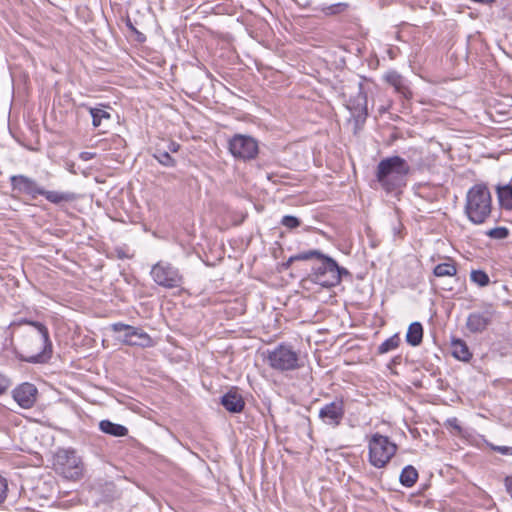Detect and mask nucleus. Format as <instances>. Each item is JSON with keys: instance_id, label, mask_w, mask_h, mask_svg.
<instances>
[{"instance_id": "obj_1", "label": "nucleus", "mask_w": 512, "mask_h": 512, "mask_svg": "<svg viewBox=\"0 0 512 512\" xmlns=\"http://www.w3.org/2000/svg\"><path fill=\"white\" fill-rule=\"evenodd\" d=\"M10 327L17 337L14 352L19 360L33 364H44L51 359L53 345L45 324L20 319L17 322H12Z\"/></svg>"}, {"instance_id": "obj_2", "label": "nucleus", "mask_w": 512, "mask_h": 512, "mask_svg": "<svg viewBox=\"0 0 512 512\" xmlns=\"http://www.w3.org/2000/svg\"><path fill=\"white\" fill-rule=\"evenodd\" d=\"M410 166L400 156L383 158L376 167L375 180L386 193L396 192L407 184Z\"/></svg>"}, {"instance_id": "obj_3", "label": "nucleus", "mask_w": 512, "mask_h": 512, "mask_svg": "<svg viewBox=\"0 0 512 512\" xmlns=\"http://www.w3.org/2000/svg\"><path fill=\"white\" fill-rule=\"evenodd\" d=\"M493 210L492 195L484 183L473 185L466 194L464 213L468 220L475 225L484 224Z\"/></svg>"}, {"instance_id": "obj_4", "label": "nucleus", "mask_w": 512, "mask_h": 512, "mask_svg": "<svg viewBox=\"0 0 512 512\" xmlns=\"http://www.w3.org/2000/svg\"><path fill=\"white\" fill-rule=\"evenodd\" d=\"M316 261L310 279L323 287H335L341 283L343 275H349L347 269L340 267L333 258L323 253Z\"/></svg>"}, {"instance_id": "obj_5", "label": "nucleus", "mask_w": 512, "mask_h": 512, "mask_svg": "<svg viewBox=\"0 0 512 512\" xmlns=\"http://www.w3.org/2000/svg\"><path fill=\"white\" fill-rule=\"evenodd\" d=\"M267 363L276 371L287 372L294 371L303 367V362L299 352L286 343L277 345L272 350H267Z\"/></svg>"}, {"instance_id": "obj_6", "label": "nucleus", "mask_w": 512, "mask_h": 512, "mask_svg": "<svg viewBox=\"0 0 512 512\" xmlns=\"http://www.w3.org/2000/svg\"><path fill=\"white\" fill-rule=\"evenodd\" d=\"M369 462L376 468L385 467L397 451V445L388 436L375 433L368 442Z\"/></svg>"}, {"instance_id": "obj_7", "label": "nucleus", "mask_w": 512, "mask_h": 512, "mask_svg": "<svg viewBox=\"0 0 512 512\" xmlns=\"http://www.w3.org/2000/svg\"><path fill=\"white\" fill-rule=\"evenodd\" d=\"M54 466L66 479L78 480L82 477L84 466L81 458L71 449H61L55 454Z\"/></svg>"}, {"instance_id": "obj_8", "label": "nucleus", "mask_w": 512, "mask_h": 512, "mask_svg": "<svg viewBox=\"0 0 512 512\" xmlns=\"http://www.w3.org/2000/svg\"><path fill=\"white\" fill-rule=\"evenodd\" d=\"M150 275L157 285L166 289L178 288L184 282L179 269L167 261H158L154 264Z\"/></svg>"}, {"instance_id": "obj_9", "label": "nucleus", "mask_w": 512, "mask_h": 512, "mask_svg": "<svg viewBox=\"0 0 512 512\" xmlns=\"http://www.w3.org/2000/svg\"><path fill=\"white\" fill-rule=\"evenodd\" d=\"M228 150L234 158L249 161L258 155V141L249 135L235 134L228 141Z\"/></svg>"}, {"instance_id": "obj_10", "label": "nucleus", "mask_w": 512, "mask_h": 512, "mask_svg": "<svg viewBox=\"0 0 512 512\" xmlns=\"http://www.w3.org/2000/svg\"><path fill=\"white\" fill-rule=\"evenodd\" d=\"M498 312L493 303L484 302L481 310L471 312L466 320V328L471 333L484 332L494 321Z\"/></svg>"}, {"instance_id": "obj_11", "label": "nucleus", "mask_w": 512, "mask_h": 512, "mask_svg": "<svg viewBox=\"0 0 512 512\" xmlns=\"http://www.w3.org/2000/svg\"><path fill=\"white\" fill-rule=\"evenodd\" d=\"M345 416V404L343 398H335L332 402L325 404L320 410L318 417L325 424L332 428L338 427Z\"/></svg>"}, {"instance_id": "obj_12", "label": "nucleus", "mask_w": 512, "mask_h": 512, "mask_svg": "<svg viewBox=\"0 0 512 512\" xmlns=\"http://www.w3.org/2000/svg\"><path fill=\"white\" fill-rule=\"evenodd\" d=\"M347 109L351 113V118L354 120L355 127L359 128L362 126L368 116L367 109V95L362 89V85H359L357 94L350 97L346 105Z\"/></svg>"}, {"instance_id": "obj_13", "label": "nucleus", "mask_w": 512, "mask_h": 512, "mask_svg": "<svg viewBox=\"0 0 512 512\" xmlns=\"http://www.w3.org/2000/svg\"><path fill=\"white\" fill-rule=\"evenodd\" d=\"M37 395L36 386L29 382L21 383L12 390L13 399L23 409L32 408L36 403Z\"/></svg>"}, {"instance_id": "obj_14", "label": "nucleus", "mask_w": 512, "mask_h": 512, "mask_svg": "<svg viewBox=\"0 0 512 512\" xmlns=\"http://www.w3.org/2000/svg\"><path fill=\"white\" fill-rule=\"evenodd\" d=\"M10 184L13 191L23 193L36 199L41 196L43 187L39 186L37 182L26 175H12L10 177Z\"/></svg>"}, {"instance_id": "obj_15", "label": "nucleus", "mask_w": 512, "mask_h": 512, "mask_svg": "<svg viewBox=\"0 0 512 512\" xmlns=\"http://www.w3.org/2000/svg\"><path fill=\"white\" fill-rule=\"evenodd\" d=\"M80 107L85 108L89 112L93 127L99 129L100 133H105L108 123L111 121V114L108 111L110 107L104 104H98L96 107L81 104Z\"/></svg>"}, {"instance_id": "obj_16", "label": "nucleus", "mask_w": 512, "mask_h": 512, "mask_svg": "<svg viewBox=\"0 0 512 512\" xmlns=\"http://www.w3.org/2000/svg\"><path fill=\"white\" fill-rule=\"evenodd\" d=\"M121 341L125 345L138 346L142 348L152 347L155 344L148 333L144 332L140 328H136L133 326L130 329L129 333H124Z\"/></svg>"}, {"instance_id": "obj_17", "label": "nucleus", "mask_w": 512, "mask_h": 512, "mask_svg": "<svg viewBox=\"0 0 512 512\" xmlns=\"http://www.w3.org/2000/svg\"><path fill=\"white\" fill-rule=\"evenodd\" d=\"M221 404L231 413H240L245 407V401L236 387H232L221 397Z\"/></svg>"}, {"instance_id": "obj_18", "label": "nucleus", "mask_w": 512, "mask_h": 512, "mask_svg": "<svg viewBox=\"0 0 512 512\" xmlns=\"http://www.w3.org/2000/svg\"><path fill=\"white\" fill-rule=\"evenodd\" d=\"M385 81L390 84L396 93L400 94L405 99L412 98V92L407 83V80L398 72L392 70L388 71L384 76Z\"/></svg>"}, {"instance_id": "obj_19", "label": "nucleus", "mask_w": 512, "mask_h": 512, "mask_svg": "<svg viewBox=\"0 0 512 512\" xmlns=\"http://www.w3.org/2000/svg\"><path fill=\"white\" fill-rule=\"evenodd\" d=\"M41 196L45 197L47 201L55 205H60L62 203H71L77 199L76 194L73 192L46 190L44 188L41 192Z\"/></svg>"}, {"instance_id": "obj_20", "label": "nucleus", "mask_w": 512, "mask_h": 512, "mask_svg": "<svg viewBox=\"0 0 512 512\" xmlns=\"http://www.w3.org/2000/svg\"><path fill=\"white\" fill-rule=\"evenodd\" d=\"M452 355L463 362H469L472 358V353L469 351V348L466 342L462 339L455 338L451 341Z\"/></svg>"}, {"instance_id": "obj_21", "label": "nucleus", "mask_w": 512, "mask_h": 512, "mask_svg": "<svg viewBox=\"0 0 512 512\" xmlns=\"http://www.w3.org/2000/svg\"><path fill=\"white\" fill-rule=\"evenodd\" d=\"M99 429L105 433L114 437H124L128 435V429L121 425L114 423L110 420H101L99 423Z\"/></svg>"}, {"instance_id": "obj_22", "label": "nucleus", "mask_w": 512, "mask_h": 512, "mask_svg": "<svg viewBox=\"0 0 512 512\" xmlns=\"http://www.w3.org/2000/svg\"><path fill=\"white\" fill-rule=\"evenodd\" d=\"M423 326L420 322H413L409 325L406 333V342L411 346H418L422 343Z\"/></svg>"}, {"instance_id": "obj_23", "label": "nucleus", "mask_w": 512, "mask_h": 512, "mask_svg": "<svg viewBox=\"0 0 512 512\" xmlns=\"http://www.w3.org/2000/svg\"><path fill=\"white\" fill-rule=\"evenodd\" d=\"M496 192L500 206L506 210H512V185H498Z\"/></svg>"}, {"instance_id": "obj_24", "label": "nucleus", "mask_w": 512, "mask_h": 512, "mask_svg": "<svg viewBox=\"0 0 512 512\" xmlns=\"http://www.w3.org/2000/svg\"><path fill=\"white\" fill-rule=\"evenodd\" d=\"M418 480V472L417 470L411 466L407 465L403 468L399 481L405 487H412Z\"/></svg>"}, {"instance_id": "obj_25", "label": "nucleus", "mask_w": 512, "mask_h": 512, "mask_svg": "<svg viewBox=\"0 0 512 512\" xmlns=\"http://www.w3.org/2000/svg\"><path fill=\"white\" fill-rule=\"evenodd\" d=\"M456 273L457 267L452 261L440 263L433 270V274L436 277L454 276Z\"/></svg>"}, {"instance_id": "obj_26", "label": "nucleus", "mask_w": 512, "mask_h": 512, "mask_svg": "<svg viewBox=\"0 0 512 512\" xmlns=\"http://www.w3.org/2000/svg\"><path fill=\"white\" fill-rule=\"evenodd\" d=\"M400 342L401 340L399 335L394 334L378 346L377 352L378 354H385L389 351L395 350L400 345Z\"/></svg>"}, {"instance_id": "obj_27", "label": "nucleus", "mask_w": 512, "mask_h": 512, "mask_svg": "<svg viewBox=\"0 0 512 512\" xmlns=\"http://www.w3.org/2000/svg\"><path fill=\"white\" fill-rule=\"evenodd\" d=\"M347 8H348L347 3L340 2V3L331 4V5H323L320 8V10L326 16H333V15H338V14L345 12L347 10Z\"/></svg>"}, {"instance_id": "obj_28", "label": "nucleus", "mask_w": 512, "mask_h": 512, "mask_svg": "<svg viewBox=\"0 0 512 512\" xmlns=\"http://www.w3.org/2000/svg\"><path fill=\"white\" fill-rule=\"evenodd\" d=\"M154 157L158 160L160 164L166 167H174L176 164V161L174 158L171 157L168 151L157 149Z\"/></svg>"}, {"instance_id": "obj_29", "label": "nucleus", "mask_w": 512, "mask_h": 512, "mask_svg": "<svg viewBox=\"0 0 512 512\" xmlns=\"http://www.w3.org/2000/svg\"><path fill=\"white\" fill-rule=\"evenodd\" d=\"M318 257H322V252L316 249L303 251L298 254L292 255V260L296 261H308V260H317Z\"/></svg>"}, {"instance_id": "obj_30", "label": "nucleus", "mask_w": 512, "mask_h": 512, "mask_svg": "<svg viewBox=\"0 0 512 512\" xmlns=\"http://www.w3.org/2000/svg\"><path fill=\"white\" fill-rule=\"evenodd\" d=\"M470 278L471 281L478 284L480 287H485L490 282L489 276L482 270H473L471 272Z\"/></svg>"}, {"instance_id": "obj_31", "label": "nucleus", "mask_w": 512, "mask_h": 512, "mask_svg": "<svg viewBox=\"0 0 512 512\" xmlns=\"http://www.w3.org/2000/svg\"><path fill=\"white\" fill-rule=\"evenodd\" d=\"M486 235L493 239L502 240L508 237L509 230L506 227H495L488 230Z\"/></svg>"}, {"instance_id": "obj_32", "label": "nucleus", "mask_w": 512, "mask_h": 512, "mask_svg": "<svg viewBox=\"0 0 512 512\" xmlns=\"http://www.w3.org/2000/svg\"><path fill=\"white\" fill-rule=\"evenodd\" d=\"M280 223L288 229H295L301 225V221L292 215L283 216Z\"/></svg>"}, {"instance_id": "obj_33", "label": "nucleus", "mask_w": 512, "mask_h": 512, "mask_svg": "<svg viewBox=\"0 0 512 512\" xmlns=\"http://www.w3.org/2000/svg\"><path fill=\"white\" fill-rule=\"evenodd\" d=\"M12 382L9 377L0 373V396L4 395L8 389L11 387Z\"/></svg>"}, {"instance_id": "obj_34", "label": "nucleus", "mask_w": 512, "mask_h": 512, "mask_svg": "<svg viewBox=\"0 0 512 512\" xmlns=\"http://www.w3.org/2000/svg\"><path fill=\"white\" fill-rule=\"evenodd\" d=\"M8 495L7 479L0 475V504H2Z\"/></svg>"}, {"instance_id": "obj_35", "label": "nucleus", "mask_w": 512, "mask_h": 512, "mask_svg": "<svg viewBox=\"0 0 512 512\" xmlns=\"http://www.w3.org/2000/svg\"><path fill=\"white\" fill-rule=\"evenodd\" d=\"M446 426L452 428L455 431V434H462V427L459 424V421L456 417L448 418L446 420Z\"/></svg>"}, {"instance_id": "obj_36", "label": "nucleus", "mask_w": 512, "mask_h": 512, "mask_svg": "<svg viewBox=\"0 0 512 512\" xmlns=\"http://www.w3.org/2000/svg\"><path fill=\"white\" fill-rule=\"evenodd\" d=\"M131 328H132V326L124 324L122 322L114 323V324L111 325V329L114 332H122V331H124L125 333H129Z\"/></svg>"}, {"instance_id": "obj_37", "label": "nucleus", "mask_w": 512, "mask_h": 512, "mask_svg": "<svg viewBox=\"0 0 512 512\" xmlns=\"http://www.w3.org/2000/svg\"><path fill=\"white\" fill-rule=\"evenodd\" d=\"M494 451L499 452L502 455H512V447L510 446H492Z\"/></svg>"}, {"instance_id": "obj_38", "label": "nucleus", "mask_w": 512, "mask_h": 512, "mask_svg": "<svg viewBox=\"0 0 512 512\" xmlns=\"http://www.w3.org/2000/svg\"><path fill=\"white\" fill-rule=\"evenodd\" d=\"M95 156H96V153L88 152V151L81 152L79 155L80 159L83 161H89V160L93 159Z\"/></svg>"}, {"instance_id": "obj_39", "label": "nucleus", "mask_w": 512, "mask_h": 512, "mask_svg": "<svg viewBox=\"0 0 512 512\" xmlns=\"http://www.w3.org/2000/svg\"><path fill=\"white\" fill-rule=\"evenodd\" d=\"M180 148V145L176 142H170L168 145V152H177Z\"/></svg>"}, {"instance_id": "obj_40", "label": "nucleus", "mask_w": 512, "mask_h": 512, "mask_svg": "<svg viewBox=\"0 0 512 512\" xmlns=\"http://www.w3.org/2000/svg\"><path fill=\"white\" fill-rule=\"evenodd\" d=\"M134 33L137 36L136 39H137L138 42L142 43V42H144L146 40L145 35L143 33L139 32L138 30H137V32H134Z\"/></svg>"}, {"instance_id": "obj_41", "label": "nucleus", "mask_w": 512, "mask_h": 512, "mask_svg": "<svg viewBox=\"0 0 512 512\" xmlns=\"http://www.w3.org/2000/svg\"><path fill=\"white\" fill-rule=\"evenodd\" d=\"M117 256H118L119 259H125V258H129L130 257L122 249H118L117 250Z\"/></svg>"}, {"instance_id": "obj_42", "label": "nucleus", "mask_w": 512, "mask_h": 512, "mask_svg": "<svg viewBox=\"0 0 512 512\" xmlns=\"http://www.w3.org/2000/svg\"><path fill=\"white\" fill-rule=\"evenodd\" d=\"M296 260H292V256H290L287 261L285 263H283V267L285 269H288L291 267V265L295 262Z\"/></svg>"}, {"instance_id": "obj_43", "label": "nucleus", "mask_w": 512, "mask_h": 512, "mask_svg": "<svg viewBox=\"0 0 512 512\" xmlns=\"http://www.w3.org/2000/svg\"><path fill=\"white\" fill-rule=\"evenodd\" d=\"M126 25L127 27L132 31V32H137V29L134 27V25L132 24L130 18H127L126 20Z\"/></svg>"}, {"instance_id": "obj_44", "label": "nucleus", "mask_w": 512, "mask_h": 512, "mask_svg": "<svg viewBox=\"0 0 512 512\" xmlns=\"http://www.w3.org/2000/svg\"><path fill=\"white\" fill-rule=\"evenodd\" d=\"M371 246H372L373 248H375V247H376V242H373V243L371 244Z\"/></svg>"}]
</instances>
